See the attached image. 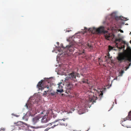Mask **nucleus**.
Segmentation results:
<instances>
[{
  "mask_svg": "<svg viewBox=\"0 0 131 131\" xmlns=\"http://www.w3.org/2000/svg\"><path fill=\"white\" fill-rule=\"evenodd\" d=\"M58 125V124H57V125H54L53 126H52L51 127V128H53L54 127H56V126H57Z\"/></svg>",
  "mask_w": 131,
  "mask_h": 131,
  "instance_id": "nucleus-23",
  "label": "nucleus"
},
{
  "mask_svg": "<svg viewBox=\"0 0 131 131\" xmlns=\"http://www.w3.org/2000/svg\"><path fill=\"white\" fill-rule=\"evenodd\" d=\"M80 76V75L79 73L76 72H72L68 75V76L65 78L64 81L66 82H68V81L70 82L71 83H70L69 86L71 88L74 86V84L72 83L77 82Z\"/></svg>",
  "mask_w": 131,
  "mask_h": 131,
  "instance_id": "nucleus-6",
  "label": "nucleus"
},
{
  "mask_svg": "<svg viewBox=\"0 0 131 131\" xmlns=\"http://www.w3.org/2000/svg\"><path fill=\"white\" fill-rule=\"evenodd\" d=\"M14 124L16 125L20 126L21 127H26L27 128H29V127L37 129L40 128L39 127H34L32 126H30V125L27 124L26 123L21 121H19L17 123H15Z\"/></svg>",
  "mask_w": 131,
  "mask_h": 131,
  "instance_id": "nucleus-9",
  "label": "nucleus"
},
{
  "mask_svg": "<svg viewBox=\"0 0 131 131\" xmlns=\"http://www.w3.org/2000/svg\"><path fill=\"white\" fill-rule=\"evenodd\" d=\"M57 65H56V67H57Z\"/></svg>",
  "mask_w": 131,
  "mask_h": 131,
  "instance_id": "nucleus-43",
  "label": "nucleus"
},
{
  "mask_svg": "<svg viewBox=\"0 0 131 131\" xmlns=\"http://www.w3.org/2000/svg\"><path fill=\"white\" fill-rule=\"evenodd\" d=\"M51 78H44V80H41L40 81H39L37 85V87L38 88L39 90H43L45 88H46L44 86L45 81V83L46 82L48 83H49L51 82L50 79Z\"/></svg>",
  "mask_w": 131,
  "mask_h": 131,
  "instance_id": "nucleus-8",
  "label": "nucleus"
},
{
  "mask_svg": "<svg viewBox=\"0 0 131 131\" xmlns=\"http://www.w3.org/2000/svg\"><path fill=\"white\" fill-rule=\"evenodd\" d=\"M104 29V27L102 26L98 28L93 27L88 29L85 27L84 30L82 29L83 31H81L79 33L84 35L88 31H89L93 34H99L101 33H104L105 38L107 40H112L114 38H115L116 42H118V43H116V46L121 49H123L124 51H125V48L126 45V48L125 52L119 53L118 54L117 59L120 63L124 61L128 63L127 66L123 68L126 71L129 68L131 64V48L129 46L128 43L123 40H122L121 42L123 37L121 36V34H118L117 36L119 38L117 39L116 38V35L114 34V33H109L107 31H105Z\"/></svg>",
  "mask_w": 131,
  "mask_h": 131,
  "instance_id": "nucleus-1",
  "label": "nucleus"
},
{
  "mask_svg": "<svg viewBox=\"0 0 131 131\" xmlns=\"http://www.w3.org/2000/svg\"><path fill=\"white\" fill-rule=\"evenodd\" d=\"M50 94L52 96L56 97L58 94V93L57 92H52L50 93Z\"/></svg>",
  "mask_w": 131,
  "mask_h": 131,
  "instance_id": "nucleus-15",
  "label": "nucleus"
},
{
  "mask_svg": "<svg viewBox=\"0 0 131 131\" xmlns=\"http://www.w3.org/2000/svg\"><path fill=\"white\" fill-rule=\"evenodd\" d=\"M107 59H106V61H107Z\"/></svg>",
  "mask_w": 131,
  "mask_h": 131,
  "instance_id": "nucleus-41",
  "label": "nucleus"
},
{
  "mask_svg": "<svg viewBox=\"0 0 131 131\" xmlns=\"http://www.w3.org/2000/svg\"><path fill=\"white\" fill-rule=\"evenodd\" d=\"M12 115H14V116H15L17 117H18L19 116V115H15V114H14L13 113H12Z\"/></svg>",
  "mask_w": 131,
  "mask_h": 131,
  "instance_id": "nucleus-25",
  "label": "nucleus"
},
{
  "mask_svg": "<svg viewBox=\"0 0 131 131\" xmlns=\"http://www.w3.org/2000/svg\"><path fill=\"white\" fill-rule=\"evenodd\" d=\"M60 119H57L55 121H54L53 122L51 123H50L49 124H51V125H52V124H53V123H55L57 122H59V121H60Z\"/></svg>",
  "mask_w": 131,
  "mask_h": 131,
  "instance_id": "nucleus-20",
  "label": "nucleus"
},
{
  "mask_svg": "<svg viewBox=\"0 0 131 131\" xmlns=\"http://www.w3.org/2000/svg\"><path fill=\"white\" fill-rule=\"evenodd\" d=\"M57 92H60V93H62L63 92V90L62 89H59L57 90Z\"/></svg>",
  "mask_w": 131,
  "mask_h": 131,
  "instance_id": "nucleus-17",
  "label": "nucleus"
},
{
  "mask_svg": "<svg viewBox=\"0 0 131 131\" xmlns=\"http://www.w3.org/2000/svg\"><path fill=\"white\" fill-rule=\"evenodd\" d=\"M84 52L83 51H82V53H81V52L80 53V54H84Z\"/></svg>",
  "mask_w": 131,
  "mask_h": 131,
  "instance_id": "nucleus-29",
  "label": "nucleus"
},
{
  "mask_svg": "<svg viewBox=\"0 0 131 131\" xmlns=\"http://www.w3.org/2000/svg\"><path fill=\"white\" fill-rule=\"evenodd\" d=\"M58 68H59V67H58ZM56 69H58V70H59V68H58V69H57V68H56Z\"/></svg>",
  "mask_w": 131,
  "mask_h": 131,
  "instance_id": "nucleus-33",
  "label": "nucleus"
},
{
  "mask_svg": "<svg viewBox=\"0 0 131 131\" xmlns=\"http://www.w3.org/2000/svg\"><path fill=\"white\" fill-rule=\"evenodd\" d=\"M64 112H66V111H64Z\"/></svg>",
  "mask_w": 131,
  "mask_h": 131,
  "instance_id": "nucleus-40",
  "label": "nucleus"
},
{
  "mask_svg": "<svg viewBox=\"0 0 131 131\" xmlns=\"http://www.w3.org/2000/svg\"><path fill=\"white\" fill-rule=\"evenodd\" d=\"M79 43H81L82 46H84L85 47V49L87 48L90 50L93 49V46L91 45L90 42L85 43L82 41H80L79 40Z\"/></svg>",
  "mask_w": 131,
  "mask_h": 131,
  "instance_id": "nucleus-10",
  "label": "nucleus"
},
{
  "mask_svg": "<svg viewBox=\"0 0 131 131\" xmlns=\"http://www.w3.org/2000/svg\"><path fill=\"white\" fill-rule=\"evenodd\" d=\"M57 45H59V42H57Z\"/></svg>",
  "mask_w": 131,
  "mask_h": 131,
  "instance_id": "nucleus-31",
  "label": "nucleus"
},
{
  "mask_svg": "<svg viewBox=\"0 0 131 131\" xmlns=\"http://www.w3.org/2000/svg\"><path fill=\"white\" fill-rule=\"evenodd\" d=\"M131 111H129V112L128 113V116L126 117V118H123V120H121V124H122V126H124L125 127H126L127 128L130 127H128L127 126H124L123 124H122V123L123 122H124V121H125L126 120H129V121L131 120Z\"/></svg>",
  "mask_w": 131,
  "mask_h": 131,
  "instance_id": "nucleus-11",
  "label": "nucleus"
},
{
  "mask_svg": "<svg viewBox=\"0 0 131 131\" xmlns=\"http://www.w3.org/2000/svg\"><path fill=\"white\" fill-rule=\"evenodd\" d=\"M82 81L83 82L85 83H88V80L87 79H83L82 80Z\"/></svg>",
  "mask_w": 131,
  "mask_h": 131,
  "instance_id": "nucleus-19",
  "label": "nucleus"
},
{
  "mask_svg": "<svg viewBox=\"0 0 131 131\" xmlns=\"http://www.w3.org/2000/svg\"><path fill=\"white\" fill-rule=\"evenodd\" d=\"M105 57L106 58L107 57V56H105Z\"/></svg>",
  "mask_w": 131,
  "mask_h": 131,
  "instance_id": "nucleus-38",
  "label": "nucleus"
},
{
  "mask_svg": "<svg viewBox=\"0 0 131 131\" xmlns=\"http://www.w3.org/2000/svg\"><path fill=\"white\" fill-rule=\"evenodd\" d=\"M67 31H68V32H69L70 31H69V30H68Z\"/></svg>",
  "mask_w": 131,
  "mask_h": 131,
  "instance_id": "nucleus-39",
  "label": "nucleus"
},
{
  "mask_svg": "<svg viewBox=\"0 0 131 131\" xmlns=\"http://www.w3.org/2000/svg\"><path fill=\"white\" fill-rule=\"evenodd\" d=\"M5 129L4 128H1L0 129V131H4Z\"/></svg>",
  "mask_w": 131,
  "mask_h": 131,
  "instance_id": "nucleus-26",
  "label": "nucleus"
},
{
  "mask_svg": "<svg viewBox=\"0 0 131 131\" xmlns=\"http://www.w3.org/2000/svg\"><path fill=\"white\" fill-rule=\"evenodd\" d=\"M107 56L108 57V59H111L112 58V57H110V54L109 53H108L107 54Z\"/></svg>",
  "mask_w": 131,
  "mask_h": 131,
  "instance_id": "nucleus-22",
  "label": "nucleus"
},
{
  "mask_svg": "<svg viewBox=\"0 0 131 131\" xmlns=\"http://www.w3.org/2000/svg\"><path fill=\"white\" fill-rule=\"evenodd\" d=\"M115 104H117L116 102V101H115Z\"/></svg>",
  "mask_w": 131,
  "mask_h": 131,
  "instance_id": "nucleus-36",
  "label": "nucleus"
},
{
  "mask_svg": "<svg viewBox=\"0 0 131 131\" xmlns=\"http://www.w3.org/2000/svg\"><path fill=\"white\" fill-rule=\"evenodd\" d=\"M36 100L34 96L30 97L28 101L27 102L25 106L27 109L30 110L27 112L26 114L23 117V119L25 121H27L28 119V116H32L33 115L31 114V112H34V109H33V104L36 102Z\"/></svg>",
  "mask_w": 131,
  "mask_h": 131,
  "instance_id": "nucleus-5",
  "label": "nucleus"
},
{
  "mask_svg": "<svg viewBox=\"0 0 131 131\" xmlns=\"http://www.w3.org/2000/svg\"><path fill=\"white\" fill-rule=\"evenodd\" d=\"M60 70L56 69V72H57V73L59 74L63 75H66V73L68 72L66 68L68 67V65L65 64H59Z\"/></svg>",
  "mask_w": 131,
  "mask_h": 131,
  "instance_id": "nucleus-7",
  "label": "nucleus"
},
{
  "mask_svg": "<svg viewBox=\"0 0 131 131\" xmlns=\"http://www.w3.org/2000/svg\"><path fill=\"white\" fill-rule=\"evenodd\" d=\"M124 71L123 70H121L119 72V74L118 75V76H122L123 75V74L124 73Z\"/></svg>",
  "mask_w": 131,
  "mask_h": 131,
  "instance_id": "nucleus-14",
  "label": "nucleus"
},
{
  "mask_svg": "<svg viewBox=\"0 0 131 131\" xmlns=\"http://www.w3.org/2000/svg\"><path fill=\"white\" fill-rule=\"evenodd\" d=\"M106 89V88H104L98 90L94 89L93 90V91H91L92 94L89 95V100L85 101V102H82L81 105L78 106V108L77 110L78 111L79 114H81L87 112V108L88 107H90L92 102L93 103L95 102L96 100L99 98V100H101L102 97L103 93L105 92Z\"/></svg>",
  "mask_w": 131,
  "mask_h": 131,
  "instance_id": "nucleus-4",
  "label": "nucleus"
},
{
  "mask_svg": "<svg viewBox=\"0 0 131 131\" xmlns=\"http://www.w3.org/2000/svg\"><path fill=\"white\" fill-rule=\"evenodd\" d=\"M41 117L39 116H37L33 118H32V121L33 125H35L36 123L38 122L40 118Z\"/></svg>",
  "mask_w": 131,
  "mask_h": 131,
  "instance_id": "nucleus-12",
  "label": "nucleus"
},
{
  "mask_svg": "<svg viewBox=\"0 0 131 131\" xmlns=\"http://www.w3.org/2000/svg\"><path fill=\"white\" fill-rule=\"evenodd\" d=\"M58 88L59 89H62L63 88V86L62 85H63V84L62 83H59L58 84Z\"/></svg>",
  "mask_w": 131,
  "mask_h": 131,
  "instance_id": "nucleus-16",
  "label": "nucleus"
},
{
  "mask_svg": "<svg viewBox=\"0 0 131 131\" xmlns=\"http://www.w3.org/2000/svg\"><path fill=\"white\" fill-rule=\"evenodd\" d=\"M106 20L104 21L103 23L104 24H107L108 26H111L110 28H108V30H111L112 33H116L119 31L122 33L123 32V30L112 26V24H114L115 25H116V24L118 26L122 25L125 24L124 21L127 20L126 18L121 16H118L117 12H114L110 15L107 16L106 17Z\"/></svg>",
  "mask_w": 131,
  "mask_h": 131,
  "instance_id": "nucleus-3",
  "label": "nucleus"
},
{
  "mask_svg": "<svg viewBox=\"0 0 131 131\" xmlns=\"http://www.w3.org/2000/svg\"><path fill=\"white\" fill-rule=\"evenodd\" d=\"M41 114H43V112H41Z\"/></svg>",
  "mask_w": 131,
  "mask_h": 131,
  "instance_id": "nucleus-34",
  "label": "nucleus"
},
{
  "mask_svg": "<svg viewBox=\"0 0 131 131\" xmlns=\"http://www.w3.org/2000/svg\"><path fill=\"white\" fill-rule=\"evenodd\" d=\"M49 120L47 119V116L45 115L42 118L41 122L43 123H46L48 122Z\"/></svg>",
  "mask_w": 131,
  "mask_h": 131,
  "instance_id": "nucleus-13",
  "label": "nucleus"
},
{
  "mask_svg": "<svg viewBox=\"0 0 131 131\" xmlns=\"http://www.w3.org/2000/svg\"><path fill=\"white\" fill-rule=\"evenodd\" d=\"M129 42L130 44H131V40H130L129 41Z\"/></svg>",
  "mask_w": 131,
  "mask_h": 131,
  "instance_id": "nucleus-32",
  "label": "nucleus"
},
{
  "mask_svg": "<svg viewBox=\"0 0 131 131\" xmlns=\"http://www.w3.org/2000/svg\"><path fill=\"white\" fill-rule=\"evenodd\" d=\"M59 125H62V126L65 125V124L64 123H62L60 122H59Z\"/></svg>",
  "mask_w": 131,
  "mask_h": 131,
  "instance_id": "nucleus-27",
  "label": "nucleus"
},
{
  "mask_svg": "<svg viewBox=\"0 0 131 131\" xmlns=\"http://www.w3.org/2000/svg\"><path fill=\"white\" fill-rule=\"evenodd\" d=\"M126 25H128V24H125Z\"/></svg>",
  "mask_w": 131,
  "mask_h": 131,
  "instance_id": "nucleus-37",
  "label": "nucleus"
},
{
  "mask_svg": "<svg viewBox=\"0 0 131 131\" xmlns=\"http://www.w3.org/2000/svg\"><path fill=\"white\" fill-rule=\"evenodd\" d=\"M131 34V32H130V35Z\"/></svg>",
  "mask_w": 131,
  "mask_h": 131,
  "instance_id": "nucleus-42",
  "label": "nucleus"
},
{
  "mask_svg": "<svg viewBox=\"0 0 131 131\" xmlns=\"http://www.w3.org/2000/svg\"><path fill=\"white\" fill-rule=\"evenodd\" d=\"M35 113L34 114V115H35L36 114H37V113H38L39 112V111L38 110V109L36 108L35 109Z\"/></svg>",
  "mask_w": 131,
  "mask_h": 131,
  "instance_id": "nucleus-21",
  "label": "nucleus"
},
{
  "mask_svg": "<svg viewBox=\"0 0 131 131\" xmlns=\"http://www.w3.org/2000/svg\"><path fill=\"white\" fill-rule=\"evenodd\" d=\"M74 110L75 109H72L68 111L67 114L72 113L74 111Z\"/></svg>",
  "mask_w": 131,
  "mask_h": 131,
  "instance_id": "nucleus-18",
  "label": "nucleus"
},
{
  "mask_svg": "<svg viewBox=\"0 0 131 131\" xmlns=\"http://www.w3.org/2000/svg\"><path fill=\"white\" fill-rule=\"evenodd\" d=\"M117 77H116L115 78L114 80H117Z\"/></svg>",
  "mask_w": 131,
  "mask_h": 131,
  "instance_id": "nucleus-30",
  "label": "nucleus"
},
{
  "mask_svg": "<svg viewBox=\"0 0 131 131\" xmlns=\"http://www.w3.org/2000/svg\"><path fill=\"white\" fill-rule=\"evenodd\" d=\"M78 33H76L74 36H73L72 37H70L68 39H67L68 41L70 42V45L66 46L65 48H64L63 46V44H61V47H56L55 49L52 51V52H54L58 54L57 56V61L58 63L59 62V61H61L60 60L62 59V57H66L69 56L73 53L74 51L76 49L75 47H74V46H75L77 43V38H76V34Z\"/></svg>",
  "mask_w": 131,
  "mask_h": 131,
  "instance_id": "nucleus-2",
  "label": "nucleus"
},
{
  "mask_svg": "<svg viewBox=\"0 0 131 131\" xmlns=\"http://www.w3.org/2000/svg\"><path fill=\"white\" fill-rule=\"evenodd\" d=\"M99 61L100 62H103L102 60L100 58H99Z\"/></svg>",
  "mask_w": 131,
  "mask_h": 131,
  "instance_id": "nucleus-24",
  "label": "nucleus"
},
{
  "mask_svg": "<svg viewBox=\"0 0 131 131\" xmlns=\"http://www.w3.org/2000/svg\"><path fill=\"white\" fill-rule=\"evenodd\" d=\"M66 119V118H63L62 119H60V120H63V121H65V120L66 119Z\"/></svg>",
  "mask_w": 131,
  "mask_h": 131,
  "instance_id": "nucleus-28",
  "label": "nucleus"
},
{
  "mask_svg": "<svg viewBox=\"0 0 131 131\" xmlns=\"http://www.w3.org/2000/svg\"><path fill=\"white\" fill-rule=\"evenodd\" d=\"M67 125V124H66V126Z\"/></svg>",
  "mask_w": 131,
  "mask_h": 131,
  "instance_id": "nucleus-44",
  "label": "nucleus"
},
{
  "mask_svg": "<svg viewBox=\"0 0 131 131\" xmlns=\"http://www.w3.org/2000/svg\"><path fill=\"white\" fill-rule=\"evenodd\" d=\"M47 88H49V87H48V86H47Z\"/></svg>",
  "mask_w": 131,
  "mask_h": 131,
  "instance_id": "nucleus-35",
  "label": "nucleus"
}]
</instances>
